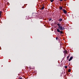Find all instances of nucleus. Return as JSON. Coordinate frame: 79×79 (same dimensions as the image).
Listing matches in <instances>:
<instances>
[{
  "instance_id": "f257e3e1",
  "label": "nucleus",
  "mask_w": 79,
  "mask_h": 79,
  "mask_svg": "<svg viewBox=\"0 0 79 79\" xmlns=\"http://www.w3.org/2000/svg\"><path fill=\"white\" fill-rule=\"evenodd\" d=\"M57 26H59L58 28V29L61 31H63V30H64V29H65L64 27H63L61 26V25H60V23H58Z\"/></svg>"
},
{
  "instance_id": "f03ea898",
  "label": "nucleus",
  "mask_w": 79,
  "mask_h": 79,
  "mask_svg": "<svg viewBox=\"0 0 79 79\" xmlns=\"http://www.w3.org/2000/svg\"><path fill=\"white\" fill-rule=\"evenodd\" d=\"M62 10L64 13H65V14H66V13H67V11H66V10L65 9H62Z\"/></svg>"
},
{
  "instance_id": "7ed1b4c3",
  "label": "nucleus",
  "mask_w": 79,
  "mask_h": 79,
  "mask_svg": "<svg viewBox=\"0 0 79 79\" xmlns=\"http://www.w3.org/2000/svg\"><path fill=\"white\" fill-rule=\"evenodd\" d=\"M73 58V57L72 56L70 57V59L69 60V61H70L71 60H72Z\"/></svg>"
},
{
  "instance_id": "20e7f679",
  "label": "nucleus",
  "mask_w": 79,
  "mask_h": 79,
  "mask_svg": "<svg viewBox=\"0 0 79 79\" xmlns=\"http://www.w3.org/2000/svg\"><path fill=\"white\" fill-rule=\"evenodd\" d=\"M64 53H68V52H67V50H65L64 51Z\"/></svg>"
},
{
  "instance_id": "39448f33",
  "label": "nucleus",
  "mask_w": 79,
  "mask_h": 79,
  "mask_svg": "<svg viewBox=\"0 0 79 79\" xmlns=\"http://www.w3.org/2000/svg\"><path fill=\"white\" fill-rule=\"evenodd\" d=\"M59 21H63V19L60 18L59 20Z\"/></svg>"
},
{
  "instance_id": "423d86ee",
  "label": "nucleus",
  "mask_w": 79,
  "mask_h": 79,
  "mask_svg": "<svg viewBox=\"0 0 79 79\" xmlns=\"http://www.w3.org/2000/svg\"><path fill=\"white\" fill-rule=\"evenodd\" d=\"M57 32H60V30L59 29H57Z\"/></svg>"
},
{
  "instance_id": "0eeeda50",
  "label": "nucleus",
  "mask_w": 79,
  "mask_h": 79,
  "mask_svg": "<svg viewBox=\"0 0 79 79\" xmlns=\"http://www.w3.org/2000/svg\"><path fill=\"white\" fill-rule=\"evenodd\" d=\"M2 11H0V17H1L2 16Z\"/></svg>"
},
{
  "instance_id": "6e6552de",
  "label": "nucleus",
  "mask_w": 79,
  "mask_h": 79,
  "mask_svg": "<svg viewBox=\"0 0 79 79\" xmlns=\"http://www.w3.org/2000/svg\"><path fill=\"white\" fill-rule=\"evenodd\" d=\"M59 8H60V10H63V7H62L60 6V7Z\"/></svg>"
},
{
  "instance_id": "1a4fd4ad",
  "label": "nucleus",
  "mask_w": 79,
  "mask_h": 79,
  "mask_svg": "<svg viewBox=\"0 0 79 79\" xmlns=\"http://www.w3.org/2000/svg\"><path fill=\"white\" fill-rule=\"evenodd\" d=\"M44 9V6H43V7H42L41 8V10H42Z\"/></svg>"
},
{
  "instance_id": "9d476101",
  "label": "nucleus",
  "mask_w": 79,
  "mask_h": 79,
  "mask_svg": "<svg viewBox=\"0 0 79 79\" xmlns=\"http://www.w3.org/2000/svg\"><path fill=\"white\" fill-rule=\"evenodd\" d=\"M71 71V69H69L68 70L69 73Z\"/></svg>"
},
{
  "instance_id": "9b49d317",
  "label": "nucleus",
  "mask_w": 79,
  "mask_h": 79,
  "mask_svg": "<svg viewBox=\"0 0 79 79\" xmlns=\"http://www.w3.org/2000/svg\"><path fill=\"white\" fill-rule=\"evenodd\" d=\"M60 34H63V31H60Z\"/></svg>"
},
{
  "instance_id": "f8f14e48",
  "label": "nucleus",
  "mask_w": 79,
  "mask_h": 79,
  "mask_svg": "<svg viewBox=\"0 0 79 79\" xmlns=\"http://www.w3.org/2000/svg\"><path fill=\"white\" fill-rule=\"evenodd\" d=\"M50 1L51 2H53V1H54V0H50Z\"/></svg>"
},
{
  "instance_id": "ddd939ff",
  "label": "nucleus",
  "mask_w": 79,
  "mask_h": 79,
  "mask_svg": "<svg viewBox=\"0 0 79 79\" xmlns=\"http://www.w3.org/2000/svg\"><path fill=\"white\" fill-rule=\"evenodd\" d=\"M67 68H68L67 66H65V68L66 69Z\"/></svg>"
},
{
  "instance_id": "4468645a",
  "label": "nucleus",
  "mask_w": 79,
  "mask_h": 79,
  "mask_svg": "<svg viewBox=\"0 0 79 79\" xmlns=\"http://www.w3.org/2000/svg\"><path fill=\"white\" fill-rule=\"evenodd\" d=\"M69 56H68L67 57V58L68 59V58H69Z\"/></svg>"
},
{
  "instance_id": "2eb2a0df",
  "label": "nucleus",
  "mask_w": 79,
  "mask_h": 79,
  "mask_svg": "<svg viewBox=\"0 0 79 79\" xmlns=\"http://www.w3.org/2000/svg\"><path fill=\"white\" fill-rule=\"evenodd\" d=\"M49 20V21H51V20H52V19H50Z\"/></svg>"
},
{
  "instance_id": "dca6fc26",
  "label": "nucleus",
  "mask_w": 79,
  "mask_h": 79,
  "mask_svg": "<svg viewBox=\"0 0 79 79\" xmlns=\"http://www.w3.org/2000/svg\"><path fill=\"white\" fill-rule=\"evenodd\" d=\"M19 79H22V77L19 78Z\"/></svg>"
},
{
  "instance_id": "f3484780",
  "label": "nucleus",
  "mask_w": 79,
  "mask_h": 79,
  "mask_svg": "<svg viewBox=\"0 0 79 79\" xmlns=\"http://www.w3.org/2000/svg\"><path fill=\"white\" fill-rule=\"evenodd\" d=\"M56 40H58V38H56Z\"/></svg>"
},
{
  "instance_id": "a211bd4d",
  "label": "nucleus",
  "mask_w": 79,
  "mask_h": 79,
  "mask_svg": "<svg viewBox=\"0 0 79 79\" xmlns=\"http://www.w3.org/2000/svg\"><path fill=\"white\" fill-rule=\"evenodd\" d=\"M60 2H62L63 1V0H60Z\"/></svg>"
},
{
  "instance_id": "6ab92c4d",
  "label": "nucleus",
  "mask_w": 79,
  "mask_h": 79,
  "mask_svg": "<svg viewBox=\"0 0 79 79\" xmlns=\"http://www.w3.org/2000/svg\"><path fill=\"white\" fill-rule=\"evenodd\" d=\"M64 1H66V0H64Z\"/></svg>"
}]
</instances>
